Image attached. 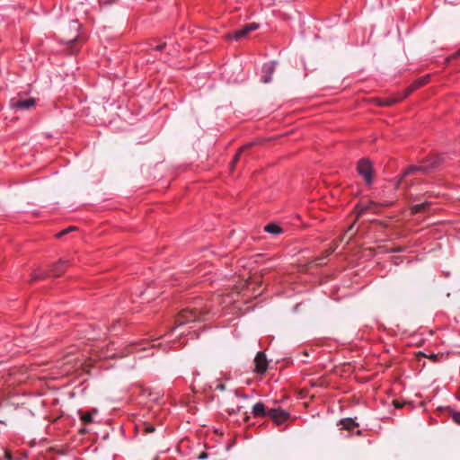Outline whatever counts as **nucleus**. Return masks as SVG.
I'll list each match as a JSON object with an SVG mask.
<instances>
[{"label":"nucleus","mask_w":460,"mask_h":460,"mask_svg":"<svg viewBox=\"0 0 460 460\" xmlns=\"http://www.w3.org/2000/svg\"><path fill=\"white\" fill-rule=\"evenodd\" d=\"M264 231L271 234H280L283 233V229L276 223H269L264 226Z\"/></svg>","instance_id":"obj_16"},{"label":"nucleus","mask_w":460,"mask_h":460,"mask_svg":"<svg viewBox=\"0 0 460 460\" xmlns=\"http://www.w3.org/2000/svg\"><path fill=\"white\" fill-rule=\"evenodd\" d=\"M36 101L34 98H27L24 100H13L11 102V106L13 109L15 110H29L35 106Z\"/></svg>","instance_id":"obj_11"},{"label":"nucleus","mask_w":460,"mask_h":460,"mask_svg":"<svg viewBox=\"0 0 460 460\" xmlns=\"http://www.w3.org/2000/svg\"><path fill=\"white\" fill-rule=\"evenodd\" d=\"M235 395H236L237 397L247 398V396H246V395H244V394H241L238 391H235Z\"/></svg>","instance_id":"obj_30"},{"label":"nucleus","mask_w":460,"mask_h":460,"mask_svg":"<svg viewBox=\"0 0 460 460\" xmlns=\"http://www.w3.org/2000/svg\"><path fill=\"white\" fill-rule=\"evenodd\" d=\"M304 354H305V356H308V355H309V354H308V352H307V350H305V351H304Z\"/></svg>","instance_id":"obj_35"},{"label":"nucleus","mask_w":460,"mask_h":460,"mask_svg":"<svg viewBox=\"0 0 460 460\" xmlns=\"http://www.w3.org/2000/svg\"><path fill=\"white\" fill-rule=\"evenodd\" d=\"M252 145H253V143H249V144L244 145L243 146H242V147L239 149V151L235 154V155L234 156V158H233V160H232V162H231V164H230V169H231V171H234V170L236 164H237V163H238V161L240 160V157H241L242 153H243L244 150H246V149L250 148L251 146H252Z\"/></svg>","instance_id":"obj_15"},{"label":"nucleus","mask_w":460,"mask_h":460,"mask_svg":"<svg viewBox=\"0 0 460 460\" xmlns=\"http://www.w3.org/2000/svg\"><path fill=\"white\" fill-rule=\"evenodd\" d=\"M456 56H460V49L456 52Z\"/></svg>","instance_id":"obj_34"},{"label":"nucleus","mask_w":460,"mask_h":460,"mask_svg":"<svg viewBox=\"0 0 460 460\" xmlns=\"http://www.w3.org/2000/svg\"><path fill=\"white\" fill-rule=\"evenodd\" d=\"M80 432H81V433H84V432H85V429H80Z\"/></svg>","instance_id":"obj_36"},{"label":"nucleus","mask_w":460,"mask_h":460,"mask_svg":"<svg viewBox=\"0 0 460 460\" xmlns=\"http://www.w3.org/2000/svg\"><path fill=\"white\" fill-rule=\"evenodd\" d=\"M429 358H432V359H436L438 358V355L434 354V353H431L429 356Z\"/></svg>","instance_id":"obj_31"},{"label":"nucleus","mask_w":460,"mask_h":460,"mask_svg":"<svg viewBox=\"0 0 460 460\" xmlns=\"http://www.w3.org/2000/svg\"><path fill=\"white\" fill-rule=\"evenodd\" d=\"M277 62L270 61L268 63H264L261 67V81L263 84H269L272 80V75L276 70Z\"/></svg>","instance_id":"obj_8"},{"label":"nucleus","mask_w":460,"mask_h":460,"mask_svg":"<svg viewBox=\"0 0 460 460\" xmlns=\"http://www.w3.org/2000/svg\"><path fill=\"white\" fill-rule=\"evenodd\" d=\"M430 205H431V203L429 201H425V202H422L420 204H415L411 208V214H418V213L425 212L430 207Z\"/></svg>","instance_id":"obj_17"},{"label":"nucleus","mask_w":460,"mask_h":460,"mask_svg":"<svg viewBox=\"0 0 460 460\" xmlns=\"http://www.w3.org/2000/svg\"><path fill=\"white\" fill-rule=\"evenodd\" d=\"M96 413H97V410L96 409H93V410L89 411H84L82 410L78 411V415H79L80 420L84 425H88V424L93 423V414H96Z\"/></svg>","instance_id":"obj_13"},{"label":"nucleus","mask_w":460,"mask_h":460,"mask_svg":"<svg viewBox=\"0 0 460 460\" xmlns=\"http://www.w3.org/2000/svg\"><path fill=\"white\" fill-rule=\"evenodd\" d=\"M338 246H339L338 242L337 241L333 242L332 246L324 252L323 256H322L318 260L320 261V260L325 259L328 256H330L332 252H334V251L338 248Z\"/></svg>","instance_id":"obj_21"},{"label":"nucleus","mask_w":460,"mask_h":460,"mask_svg":"<svg viewBox=\"0 0 460 460\" xmlns=\"http://www.w3.org/2000/svg\"><path fill=\"white\" fill-rule=\"evenodd\" d=\"M450 417L456 424L460 425V411H457L456 410H451Z\"/></svg>","instance_id":"obj_22"},{"label":"nucleus","mask_w":460,"mask_h":460,"mask_svg":"<svg viewBox=\"0 0 460 460\" xmlns=\"http://www.w3.org/2000/svg\"><path fill=\"white\" fill-rule=\"evenodd\" d=\"M137 428L138 431L142 432L144 435L153 433L155 430V426L148 422H144L140 425H137Z\"/></svg>","instance_id":"obj_18"},{"label":"nucleus","mask_w":460,"mask_h":460,"mask_svg":"<svg viewBox=\"0 0 460 460\" xmlns=\"http://www.w3.org/2000/svg\"><path fill=\"white\" fill-rule=\"evenodd\" d=\"M443 159L441 155H432L423 159L420 164L418 165H410L408 166L404 172L401 174L396 187L398 188L400 184L402 183V181L405 177L411 175L415 172L421 173H429L436 169H438L442 164Z\"/></svg>","instance_id":"obj_2"},{"label":"nucleus","mask_w":460,"mask_h":460,"mask_svg":"<svg viewBox=\"0 0 460 460\" xmlns=\"http://www.w3.org/2000/svg\"><path fill=\"white\" fill-rule=\"evenodd\" d=\"M205 457H206V455H202V456H200V458H205Z\"/></svg>","instance_id":"obj_37"},{"label":"nucleus","mask_w":460,"mask_h":460,"mask_svg":"<svg viewBox=\"0 0 460 460\" xmlns=\"http://www.w3.org/2000/svg\"><path fill=\"white\" fill-rule=\"evenodd\" d=\"M208 312V310L204 306L203 300L201 298H195L179 313L175 319V324L179 327L189 323L200 321L204 319Z\"/></svg>","instance_id":"obj_1"},{"label":"nucleus","mask_w":460,"mask_h":460,"mask_svg":"<svg viewBox=\"0 0 460 460\" xmlns=\"http://www.w3.org/2000/svg\"><path fill=\"white\" fill-rule=\"evenodd\" d=\"M48 276H50L49 274V272H45L43 270H35L32 275H31V281H36L38 279H44Z\"/></svg>","instance_id":"obj_19"},{"label":"nucleus","mask_w":460,"mask_h":460,"mask_svg":"<svg viewBox=\"0 0 460 460\" xmlns=\"http://www.w3.org/2000/svg\"><path fill=\"white\" fill-rule=\"evenodd\" d=\"M77 38H78V34H76L73 39L68 40L66 41V43H67V44H73L74 42H75V41H76Z\"/></svg>","instance_id":"obj_29"},{"label":"nucleus","mask_w":460,"mask_h":460,"mask_svg":"<svg viewBox=\"0 0 460 460\" xmlns=\"http://www.w3.org/2000/svg\"><path fill=\"white\" fill-rule=\"evenodd\" d=\"M357 172L363 179L365 184L370 187L374 183L375 172L371 161L368 158H361L357 164Z\"/></svg>","instance_id":"obj_3"},{"label":"nucleus","mask_w":460,"mask_h":460,"mask_svg":"<svg viewBox=\"0 0 460 460\" xmlns=\"http://www.w3.org/2000/svg\"><path fill=\"white\" fill-rule=\"evenodd\" d=\"M118 0H99L101 5H110L116 3Z\"/></svg>","instance_id":"obj_24"},{"label":"nucleus","mask_w":460,"mask_h":460,"mask_svg":"<svg viewBox=\"0 0 460 460\" xmlns=\"http://www.w3.org/2000/svg\"><path fill=\"white\" fill-rule=\"evenodd\" d=\"M4 457L6 460H13V457L9 451L4 452Z\"/></svg>","instance_id":"obj_28"},{"label":"nucleus","mask_w":460,"mask_h":460,"mask_svg":"<svg viewBox=\"0 0 460 460\" xmlns=\"http://www.w3.org/2000/svg\"><path fill=\"white\" fill-rule=\"evenodd\" d=\"M339 424L341 425V429H345L348 431H351L355 428L359 426V424L354 419L351 418L341 419Z\"/></svg>","instance_id":"obj_14"},{"label":"nucleus","mask_w":460,"mask_h":460,"mask_svg":"<svg viewBox=\"0 0 460 460\" xmlns=\"http://www.w3.org/2000/svg\"><path fill=\"white\" fill-rule=\"evenodd\" d=\"M74 229H75V226H69L68 228L59 232L58 234H57V237L60 238L62 236H64L65 234L70 233L71 231H73Z\"/></svg>","instance_id":"obj_23"},{"label":"nucleus","mask_w":460,"mask_h":460,"mask_svg":"<svg viewBox=\"0 0 460 460\" xmlns=\"http://www.w3.org/2000/svg\"><path fill=\"white\" fill-rule=\"evenodd\" d=\"M356 435H357V436H361V435H362V431H361V430H359V429H358V430L356 431Z\"/></svg>","instance_id":"obj_33"},{"label":"nucleus","mask_w":460,"mask_h":460,"mask_svg":"<svg viewBox=\"0 0 460 460\" xmlns=\"http://www.w3.org/2000/svg\"><path fill=\"white\" fill-rule=\"evenodd\" d=\"M216 390H219V391H225L226 390V385L223 384V383H218L216 387H215Z\"/></svg>","instance_id":"obj_26"},{"label":"nucleus","mask_w":460,"mask_h":460,"mask_svg":"<svg viewBox=\"0 0 460 460\" xmlns=\"http://www.w3.org/2000/svg\"><path fill=\"white\" fill-rule=\"evenodd\" d=\"M402 95L398 98H386V99H384L381 102H380V105L382 106H392L394 104H395L396 102L402 101Z\"/></svg>","instance_id":"obj_20"},{"label":"nucleus","mask_w":460,"mask_h":460,"mask_svg":"<svg viewBox=\"0 0 460 460\" xmlns=\"http://www.w3.org/2000/svg\"><path fill=\"white\" fill-rule=\"evenodd\" d=\"M68 261L60 259L59 261L54 262L49 268V274L53 277L61 276L68 267Z\"/></svg>","instance_id":"obj_10"},{"label":"nucleus","mask_w":460,"mask_h":460,"mask_svg":"<svg viewBox=\"0 0 460 460\" xmlns=\"http://www.w3.org/2000/svg\"><path fill=\"white\" fill-rule=\"evenodd\" d=\"M254 372L259 375H263L268 369V359L264 352H257L254 358Z\"/></svg>","instance_id":"obj_9"},{"label":"nucleus","mask_w":460,"mask_h":460,"mask_svg":"<svg viewBox=\"0 0 460 460\" xmlns=\"http://www.w3.org/2000/svg\"><path fill=\"white\" fill-rule=\"evenodd\" d=\"M393 404L394 405V407H395V408H398V409H400V408H402V407H403V403H402V402H399L398 400H394V401L393 402Z\"/></svg>","instance_id":"obj_27"},{"label":"nucleus","mask_w":460,"mask_h":460,"mask_svg":"<svg viewBox=\"0 0 460 460\" xmlns=\"http://www.w3.org/2000/svg\"><path fill=\"white\" fill-rule=\"evenodd\" d=\"M165 46H166V43H164H164H161V44H159V45L155 46V47L153 49V50L162 51V50H164V49Z\"/></svg>","instance_id":"obj_25"},{"label":"nucleus","mask_w":460,"mask_h":460,"mask_svg":"<svg viewBox=\"0 0 460 460\" xmlns=\"http://www.w3.org/2000/svg\"><path fill=\"white\" fill-rule=\"evenodd\" d=\"M259 28V24L256 22H251L245 24L243 28L234 31L233 33L228 34V38L239 40L245 38L251 31H255Z\"/></svg>","instance_id":"obj_6"},{"label":"nucleus","mask_w":460,"mask_h":460,"mask_svg":"<svg viewBox=\"0 0 460 460\" xmlns=\"http://www.w3.org/2000/svg\"><path fill=\"white\" fill-rule=\"evenodd\" d=\"M115 325H112L111 328H109V332H115Z\"/></svg>","instance_id":"obj_32"},{"label":"nucleus","mask_w":460,"mask_h":460,"mask_svg":"<svg viewBox=\"0 0 460 460\" xmlns=\"http://www.w3.org/2000/svg\"><path fill=\"white\" fill-rule=\"evenodd\" d=\"M430 80L429 75H425L413 81L408 88L402 93V99L407 98L411 93L427 84Z\"/></svg>","instance_id":"obj_7"},{"label":"nucleus","mask_w":460,"mask_h":460,"mask_svg":"<svg viewBox=\"0 0 460 460\" xmlns=\"http://www.w3.org/2000/svg\"><path fill=\"white\" fill-rule=\"evenodd\" d=\"M269 417L276 425L279 426L289 419L290 413L280 407H277L270 409Z\"/></svg>","instance_id":"obj_5"},{"label":"nucleus","mask_w":460,"mask_h":460,"mask_svg":"<svg viewBox=\"0 0 460 460\" xmlns=\"http://www.w3.org/2000/svg\"><path fill=\"white\" fill-rule=\"evenodd\" d=\"M270 409H267L262 402H256L252 408V414L254 418H264L269 416Z\"/></svg>","instance_id":"obj_12"},{"label":"nucleus","mask_w":460,"mask_h":460,"mask_svg":"<svg viewBox=\"0 0 460 460\" xmlns=\"http://www.w3.org/2000/svg\"><path fill=\"white\" fill-rule=\"evenodd\" d=\"M383 204H378L374 201H367V202H359L355 207V213L357 215V217H362L367 212H371L374 214H376L380 211V208L384 207Z\"/></svg>","instance_id":"obj_4"}]
</instances>
